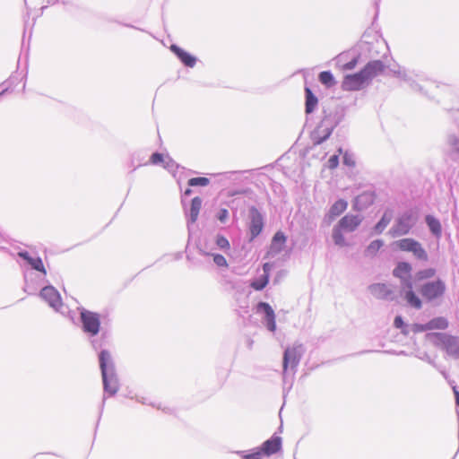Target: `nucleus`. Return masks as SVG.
Returning a JSON list of instances; mask_svg holds the SVG:
<instances>
[{
	"label": "nucleus",
	"mask_w": 459,
	"mask_h": 459,
	"mask_svg": "<svg viewBox=\"0 0 459 459\" xmlns=\"http://www.w3.org/2000/svg\"><path fill=\"white\" fill-rule=\"evenodd\" d=\"M287 241V236L281 230H278L273 236L271 245H270V252L275 255L281 253L285 246Z\"/></svg>",
	"instance_id": "nucleus-24"
},
{
	"label": "nucleus",
	"mask_w": 459,
	"mask_h": 459,
	"mask_svg": "<svg viewBox=\"0 0 459 459\" xmlns=\"http://www.w3.org/2000/svg\"><path fill=\"white\" fill-rule=\"evenodd\" d=\"M169 49L186 67L193 68L196 65L197 57L177 44H171Z\"/></svg>",
	"instance_id": "nucleus-20"
},
{
	"label": "nucleus",
	"mask_w": 459,
	"mask_h": 459,
	"mask_svg": "<svg viewBox=\"0 0 459 459\" xmlns=\"http://www.w3.org/2000/svg\"><path fill=\"white\" fill-rule=\"evenodd\" d=\"M394 326L399 330L402 328H406V323L401 315L395 316L394 319Z\"/></svg>",
	"instance_id": "nucleus-46"
},
{
	"label": "nucleus",
	"mask_w": 459,
	"mask_h": 459,
	"mask_svg": "<svg viewBox=\"0 0 459 459\" xmlns=\"http://www.w3.org/2000/svg\"><path fill=\"white\" fill-rule=\"evenodd\" d=\"M386 65L380 59L368 61L359 71L345 74L342 89L346 91H357L368 87L375 77L383 74Z\"/></svg>",
	"instance_id": "nucleus-1"
},
{
	"label": "nucleus",
	"mask_w": 459,
	"mask_h": 459,
	"mask_svg": "<svg viewBox=\"0 0 459 459\" xmlns=\"http://www.w3.org/2000/svg\"><path fill=\"white\" fill-rule=\"evenodd\" d=\"M393 246L403 252L411 253L416 260L420 262H428L429 255L421 243L411 238H404L396 240Z\"/></svg>",
	"instance_id": "nucleus-10"
},
{
	"label": "nucleus",
	"mask_w": 459,
	"mask_h": 459,
	"mask_svg": "<svg viewBox=\"0 0 459 459\" xmlns=\"http://www.w3.org/2000/svg\"><path fill=\"white\" fill-rule=\"evenodd\" d=\"M48 282L46 275L36 274L34 273H24V291L29 295L35 294L41 286Z\"/></svg>",
	"instance_id": "nucleus-17"
},
{
	"label": "nucleus",
	"mask_w": 459,
	"mask_h": 459,
	"mask_svg": "<svg viewBox=\"0 0 459 459\" xmlns=\"http://www.w3.org/2000/svg\"><path fill=\"white\" fill-rule=\"evenodd\" d=\"M337 152H339V154L342 153V148L340 147Z\"/></svg>",
	"instance_id": "nucleus-57"
},
{
	"label": "nucleus",
	"mask_w": 459,
	"mask_h": 459,
	"mask_svg": "<svg viewBox=\"0 0 459 459\" xmlns=\"http://www.w3.org/2000/svg\"><path fill=\"white\" fill-rule=\"evenodd\" d=\"M2 242V234L0 233V243Z\"/></svg>",
	"instance_id": "nucleus-61"
},
{
	"label": "nucleus",
	"mask_w": 459,
	"mask_h": 459,
	"mask_svg": "<svg viewBox=\"0 0 459 459\" xmlns=\"http://www.w3.org/2000/svg\"><path fill=\"white\" fill-rule=\"evenodd\" d=\"M385 245L384 240L382 239H375L371 241L364 250V255L367 257H373L377 255V252L383 247Z\"/></svg>",
	"instance_id": "nucleus-30"
},
{
	"label": "nucleus",
	"mask_w": 459,
	"mask_h": 459,
	"mask_svg": "<svg viewBox=\"0 0 459 459\" xmlns=\"http://www.w3.org/2000/svg\"><path fill=\"white\" fill-rule=\"evenodd\" d=\"M91 345L95 350H97L100 344L97 340H93V341H91Z\"/></svg>",
	"instance_id": "nucleus-55"
},
{
	"label": "nucleus",
	"mask_w": 459,
	"mask_h": 459,
	"mask_svg": "<svg viewBox=\"0 0 459 459\" xmlns=\"http://www.w3.org/2000/svg\"><path fill=\"white\" fill-rule=\"evenodd\" d=\"M400 331H401V333H403V335H408L410 333V332H411V325H408L406 324V328H402V329H400Z\"/></svg>",
	"instance_id": "nucleus-51"
},
{
	"label": "nucleus",
	"mask_w": 459,
	"mask_h": 459,
	"mask_svg": "<svg viewBox=\"0 0 459 459\" xmlns=\"http://www.w3.org/2000/svg\"><path fill=\"white\" fill-rule=\"evenodd\" d=\"M437 273V270L433 267L420 269L415 273V281H422L432 279Z\"/></svg>",
	"instance_id": "nucleus-32"
},
{
	"label": "nucleus",
	"mask_w": 459,
	"mask_h": 459,
	"mask_svg": "<svg viewBox=\"0 0 459 459\" xmlns=\"http://www.w3.org/2000/svg\"><path fill=\"white\" fill-rule=\"evenodd\" d=\"M209 184H210V179L206 177L191 178L187 180V185L190 187L206 186Z\"/></svg>",
	"instance_id": "nucleus-35"
},
{
	"label": "nucleus",
	"mask_w": 459,
	"mask_h": 459,
	"mask_svg": "<svg viewBox=\"0 0 459 459\" xmlns=\"http://www.w3.org/2000/svg\"><path fill=\"white\" fill-rule=\"evenodd\" d=\"M212 256L213 263L219 267H227L228 263L226 258L221 254H211Z\"/></svg>",
	"instance_id": "nucleus-40"
},
{
	"label": "nucleus",
	"mask_w": 459,
	"mask_h": 459,
	"mask_svg": "<svg viewBox=\"0 0 459 459\" xmlns=\"http://www.w3.org/2000/svg\"><path fill=\"white\" fill-rule=\"evenodd\" d=\"M166 158H164L163 154L159 152H153L150 158V162L153 165L163 164Z\"/></svg>",
	"instance_id": "nucleus-42"
},
{
	"label": "nucleus",
	"mask_w": 459,
	"mask_h": 459,
	"mask_svg": "<svg viewBox=\"0 0 459 459\" xmlns=\"http://www.w3.org/2000/svg\"><path fill=\"white\" fill-rule=\"evenodd\" d=\"M348 208V202L342 198L336 200L325 214L322 224L325 227L330 226L339 216H341Z\"/></svg>",
	"instance_id": "nucleus-16"
},
{
	"label": "nucleus",
	"mask_w": 459,
	"mask_h": 459,
	"mask_svg": "<svg viewBox=\"0 0 459 459\" xmlns=\"http://www.w3.org/2000/svg\"><path fill=\"white\" fill-rule=\"evenodd\" d=\"M449 155L453 160H455L454 156L458 155L459 156V146L453 149L452 151H449Z\"/></svg>",
	"instance_id": "nucleus-50"
},
{
	"label": "nucleus",
	"mask_w": 459,
	"mask_h": 459,
	"mask_svg": "<svg viewBox=\"0 0 459 459\" xmlns=\"http://www.w3.org/2000/svg\"><path fill=\"white\" fill-rule=\"evenodd\" d=\"M8 91V88H4L1 92L0 96L4 95Z\"/></svg>",
	"instance_id": "nucleus-56"
},
{
	"label": "nucleus",
	"mask_w": 459,
	"mask_h": 459,
	"mask_svg": "<svg viewBox=\"0 0 459 459\" xmlns=\"http://www.w3.org/2000/svg\"><path fill=\"white\" fill-rule=\"evenodd\" d=\"M429 329L431 330H446L449 326V322L445 316H436L428 321Z\"/></svg>",
	"instance_id": "nucleus-29"
},
{
	"label": "nucleus",
	"mask_w": 459,
	"mask_h": 459,
	"mask_svg": "<svg viewBox=\"0 0 459 459\" xmlns=\"http://www.w3.org/2000/svg\"><path fill=\"white\" fill-rule=\"evenodd\" d=\"M264 455L255 447L250 450V455H246V459H262Z\"/></svg>",
	"instance_id": "nucleus-47"
},
{
	"label": "nucleus",
	"mask_w": 459,
	"mask_h": 459,
	"mask_svg": "<svg viewBox=\"0 0 459 459\" xmlns=\"http://www.w3.org/2000/svg\"><path fill=\"white\" fill-rule=\"evenodd\" d=\"M418 291L427 303H432L443 298L446 291V284L441 278H437L420 284Z\"/></svg>",
	"instance_id": "nucleus-8"
},
{
	"label": "nucleus",
	"mask_w": 459,
	"mask_h": 459,
	"mask_svg": "<svg viewBox=\"0 0 459 459\" xmlns=\"http://www.w3.org/2000/svg\"><path fill=\"white\" fill-rule=\"evenodd\" d=\"M341 121L342 116L338 113L325 115L320 123L310 134L313 145H320L328 140L333 131Z\"/></svg>",
	"instance_id": "nucleus-5"
},
{
	"label": "nucleus",
	"mask_w": 459,
	"mask_h": 459,
	"mask_svg": "<svg viewBox=\"0 0 459 459\" xmlns=\"http://www.w3.org/2000/svg\"><path fill=\"white\" fill-rule=\"evenodd\" d=\"M425 223L429 232L437 238L442 236V225L440 221L432 214L425 216Z\"/></svg>",
	"instance_id": "nucleus-25"
},
{
	"label": "nucleus",
	"mask_w": 459,
	"mask_h": 459,
	"mask_svg": "<svg viewBox=\"0 0 459 459\" xmlns=\"http://www.w3.org/2000/svg\"><path fill=\"white\" fill-rule=\"evenodd\" d=\"M192 193H193V191H192V189H191V188H190V186H189V187H187L186 189H185V191H184L183 195H184L185 196H189V195H192Z\"/></svg>",
	"instance_id": "nucleus-54"
},
{
	"label": "nucleus",
	"mask_w": 459,
	"mask_h": 459,
	"mask_svg": "<svg viewBox=\"0 0 459 459\" xmlns=\"http://www.w3.org/2000/svg\"><path fill=\"white\" fill-rule=\"evenodd\" d=\"M271 268H272V265L270 263H265L263 264V271H264V273L263 274H266V275H269L270 276V271H271Z\"/></svg>",
	"instance_id": "nucleus-48"
},
{
	"label": "nucleus",
	"mask_w": 459,
	"mask_h": 459,
	"mask_svg": "<svg viewBox=\"0 0 459 459\" xmlns=\"http://www.w3.org/2000/svg\"><path fill=\"white\" fill-rule=\"evenodd\" d=\"M368 290L377 299L389 301H394L396 299L393 290L386 283H372L368 286Z\"/></svg>",
	"instance_id": "nucleus-18"
},
{
	"label": "nucleus",
	"mask_w": 459,
	"mask_h": 459,
	"mask_svg": "<svg viewBox=\"0 0 459 459\" xmlns=\"http://www.w3.org/2000/svg\"><path fill=\"white\" fill-rule=\"evenodd\" d=\"M363 221V217L359 214L347 213L342 217L333 226L332 230V238L335 246L346 247L347 242L344 233H351L357 230Z\"/></svg>",
	"instance_id": "nucleus-3"
},
{
	"label": "nucleus",
	"mask_w": 459,
	"mask_h": 459,
	"mask_svg": "<svg viewBox=\"0 0 459 459\" xmlns=\"http://www.w3.org/2000/svg\"><path fill=\"white\" fill-rule=\"evenodd\" d=\"M370 352V351H362L361 353Z\"/></svg>",
	"instance_id": "nucleus-60"
},
{
	"label": "nucleus",
	"mask_w": 459,
	"mask_h": 459,
	"mask_svg": "<svg viewBox=\"0 0 459 459\" xmlns=\"http://www.w3.org/2000/svg\"><path fill=\"white\" fill-rule=\"evenodd\" d=\"M203 200L199 196H195L191 200L190 207L186 212V215L187 217V227L189 228V224L195 223L198 218Z\"/></svg>",
	"instance_id": "nucleus-23"
},
{
	"label": "nucleus",
	"mask_w": 459,
	"mask_h": 459,
	"mask_svg": "<svg viewBox=\"0 0 459 459\" xmlns=\"http://www.w3.org/2000/svg\"><path fill=\"white\" fill-rule=\"evenodd\" d=\"M215 243L222 250L230 249V241L222 235H217Z\"/></svg>",
	"instance_id": "nucleus-38"
},
{
	"label": "nucleus",
	"mask_w": 459,
	"mask_h": 459,
	"mask_svg": "<svg viewBox=\"0 0 459 459\" xmlns=\"http://www.w3.org/2000/svg\"><path fill=\"white\" fill-rule=\"evenodd\" d=\"M264 215L255 206L248 208L247 213V234L248 242H253L264 229Z\"/></svg>",
	"instance_id": "nucleus-11"
},
{
	"label": "nucleus",
	"mask_w": 459,
	"mask_h": 459,
	"mask_svg": "<svg viewBox=\"0 0 459 459\" xmlns=\"http://www.w3.org/2000/svg\"><path fill=\"white\" fill-rule=\"evenodd\" d=\"M400 295L406 301L408 306L417 310L422 308L423 301L413 290L411 275H405L400 278Z\"/></svg>",
	"instance_id": "nucleus-12"
},
{
	"label": "nucleus",
	"mask_w": 459,
	"mask_h": 459,
	"mask_svg": "<svg viewBox=\"0 0 459 459\" xmlns=\"http://www.w3.org/2000/svg\"><path fill=\"white\" fill-rule=\"evenodd\" d=\"M412 266L409 262H398L394 268L392 274L394 278L400 279L405 275H411Z\"/></svg>",
	"instance_id": "nucleus-28"
},
{
	"label": "nucleus",
	"mask_w": 459,
	"mask_h": 459,
	"mask_svg": "<svg viewBox=\"0 0 459 459\" xmlns=\"http://www.w3.org/2000/svg\"><path fill=\"white\" fill-rule=\"evenodd\" d=\"M359 56H353L350 61L342 64V67L345 71L353 70L359 63Z\"/></svg>",
	"instance_id": "nucleus-41"
},
{
	"label": "nucleus",
	"mask_w": 459,
	"mask_h": 459,
	"mask_svg": "<svg viewBox=\"0 0 459 459\" xmlns=\"http://www.w3.org/2000/svg\"><path fill=\"white\" fill-rule=\"evenodd\" d=\"M411 331L414 333L429 331L428 322L426 324L414 323L411 325Z\"/></svg>",
	"instance_id": "nucleus-43"
},
{
	"label": "nucleus",
	"mask_w": 459,
	"mask_h": 459,
	"mask_svg": "<svg viewBox=\"0 0 459 459\" xmlns=\"http://www.w3.org/2000/svg\"><path fill=\"white\" fill-rule=\"evenodd\" d=\"M281 437L273 434L269 439L265 440L256 448L264 455V456H271L281 450Z\"/></svg>",
	"instance_id": "nucleus-19"
},
{
	"label": "nucleus",
	"mask_w": 459,
	"mask_h": 459,
	"mask_svg": "<svg viewBox=\"0 0 459 459\" xmlns=\"http://www.w3.org/2000/svg\"><path fill=\"white\" fill-rule=\"evenodd\" d=\"M418 221V215L414 210H406L396 219L394 225L390 228L388 234L395 238L408 235Z\"/></svg>",
	"instance_id": "nucleus-7"
},
{
	"label": "nucleus",
	"mask_w": 459,
	"mask_h": 459,
	"mask_svg": "<svg viewBox=\"0 0 459 459\" xmlns=\"http://www.w3.org/2000/svg\"><path fill=\"white\" fill-rule=\"evenodd\" d=\"M77 310L82 333L91 338L97 336L101 331L100 315L83 307H79Z\"/></svg>",
	"instance_id": "nucleus-6"
},
{
	"label": "nucleus",
	"mask_w": 459,
	"mask_h": 459,
	"mask_svg": "<svg viewBox=\"0 0 459 459\" xmlns=\"http://www.w3.org/2000/svg\"><path fill=\"white\" fill-rule=\"evenodd\" d=\"M339 161V154H333L329 158L327 166L329 169H334L338 167Z\"/></svg>",
	"instance_id": "nucleus-45"
},
{
	"label": "nucleus",
	"mask_w": 459,
	"mask_h": 459,
	"mask_svg": "<svg viewBox=\"0 0 459 459\" xmlns=\"http://www.w3.org/2000/svg\"><path fill=\"white\" fill-rule=\"evenodd\" d=\"M301 357H302V346L301 345L293 346L291 348L288 347L287 349H285V351L283 352V358H282V369H283L282 378H283L284 384H287V382H288V377H289L288 369L290 368V370L292 371V375H294V373L296 372L297 367L299 366V364L300 362ZM292 378H293V376H291V377H290V387L292 385Z\"/></svg>",
	"instance_id": "nucleus-9"
},
{
	"label": "nucleus",
	"mask_w": 459,
	"mask_h": 459,
	"mask_svg": "<svg viewBox=\"0 0 459 459\" xmlns=\"http://www.w3.org/2000/svg\"><path fill=\"white\" fill-rule=\"evenodd\" d=\"M389 72L394 77H396L407 83L412 91L423 93V88L416 81V79L419 81L425 79V76L422 73H416L415 71L406 70L405 68H401L400 66H398L397 69L390 68Z\"/></svg>",
	"instance_id": "nucleus-13"
},
{
	"label": "nucleus",
	"mask_w": 459,
	"mask_h": 459,
	"mask_svg": "<svg viewBox=\"0 0 459 459\" xmlns=\"http://www.w3.org/2000/svg\"><path fill=\"white\" fill-rule=\"evenodd\" d=\"M346 57H347V54L346 53H342V54L338 55L336 56L337 64L341 65L343 61L346 60Z\"/></svg>",
	"instance_id": "nucleus-49"
},
{
	"label": "nucleus",
	"mask_w": 459,
	"mask_h": 459,
	"mask_svg": "<svg viewBox=\"0 0 459 459\" xmlns=\"http://www.w3.org/2000/svg\"><path fill=\"white\" fill-rule=\"evenodd\" d=\"M415 357L418 359L426 361L429 365H431L433 368L439 370L443 375H445V371L440 369V367L435 362L434 359H432L429 354L427 351H417L415 354Z\"/></svg>",
	"instance_id": "nucleus-34"
},
{
	"label": "nucleus",
	"mask_w": 459,
	"mask_h": 459,
	"mask_svg": "<svg viewBox=\"0 0 459 459\" xmlns=\"http://www.w3.org/2000/svg\"><path fill=\"white\" fill-rule=\"evenodd\" d=\"M256 313L262 315V322L270 332H275L276 320L275 313L272 306L265 301H259L256 304Z\"/></svg>",
	"instance_id": "nucleus-15"
},
{
	"label": "nucleus",
	"mask_w": 459,
	"mask_h": 459,
	"mask_svg": "<svg viewBox=\"0 0 459 459\" xmlns=\"http://www.w3.org/2000/svg\"><path fill=\"white\" fill-rule=\"evenodd\" d=\"M425 339L444 351L447 356L459 359V336L445 332H430L425 334Z\"/></svg>",
	"instance_id": "nucleus-4"
},
{
	"label": "nucleus",
	"mask_w": 459,
	"mask_h": 459,
	"mask_svg": "<svg viewBox=\"0 0 459 459\" xmlns=\"http://www.w3.org/2000/svg\"><path fill=\"white\" fill-rule=\"evenodd\" d=\"M216 218L220 222L226 223L229 218V211L226 208H221L216 214Z\"/></svg>",
	"instance_id": "nucleus-44"
},
{
	"label": "nucleus",
	"mask_w": 459,
	"mask_h": 459,
	"mask_svg": "<svg viewBox=\"0 0 459 459\" xmlns=\"http://www.w3.org/2000/svg\"><path fill=\"white\" fill-rule=\"evenodd\" d=\"M164 169H166L170 173H175V171L178 169L179 165L169 156L166 157V160L163 163Z\"/></svg>",
	"instance_id": "nucleus-37"
},
{
	"label": "nucleus",
	"mask_w": 459,
	"mask_h": 459,
	"mask_svg": "<svg viewBox=\"0 0 459 459\" xmlns=\"http://www.w3.org/2000/svg\"><path fill=\"white\" fill-rule=\"evenodd\" d=\"M99 364L101 373L104 395L100 406L97 426L99 425L105 407L106 395L114 396L119 390V380L116 372L115 364L108 350H101L100 351Z\"/></svg>",
	"instance_id": "nucleus-2"
},
{
	"label": "nucleus",
	"mask_w": 459,
	"mask_h": 459,
	"mask_svg": "<svg viewBox=\"0 0 459 459\" xmlns=\"http://www.w3.org/2000/svg\"><path fill=\"white\" fill-rule=\"evenodd\" d=\"M269 279V275L262 274L251 281L250 287L255 290L261 291L268 285Z\"/></svg>",
	"instance_id": "nucleus-33"
},
{
	"label": "nucleus",
	"mask_w": 459,
	"mask_h": 459,
	"mask_svg": "<svg viewBox=\"0 0 459 459\" xmlns=\"http://www.w3.org/2000/svg\"><path fill=\"white\" fill-rule=\"evenodd\" d=\"M124 26L130 27V28H134L133 25H130V24H124Z\"/></svg>",
	"instance_id": "nucleus-58"
},
{
	"label": "nucleus",
	"mask_w": 459,
	"mask_h": 459,
	"mask_svg": "<svg viewBox=\"0 0 459 459\" xmlns=\"http://www.w3.org/2000/svg\"><path fill=\"white\" fill-rule=\"evenodd\" d=\"M48 4H55V3H56V1L48 0Z\"/></svg>",
	"instance_id": "nucleus-59"
},
{
	"label": "nucleus",
	"mask_w": 459,
	"mask_h": 459,
	"mask_svg": "<svg viewBox=\"0 0 459 459\" xmlns=\"http://www.w3.org/2000/svg\"><path fill=\"white\" fill-rule=\"evenodd\" d=\"M236 454L242 459H246V455H250V451H237Z\"/></svg>",
	"instance_id": "nucleus-53"
},
{
	"label": "nucleus",
	"mask_w": 459,
	"mask_h": 459,
	"mask_svg": "<svg viewBox=\"0 0 459 459\" xmlns=\"http://www.w3.org/2000/svg\"><path fill=\"white\" fill-rule=\"evenodd\" d=\"M446 143L449 147V151L459 146V134L455 133H450L446 136Z\"/></svg>",
	"instance_id": "nucleus-36"
},
{
	"label": "nucleus",
	"mask_w": 459,
	"mask_h": 459,
	"mask_svg": "<svg viewBox=\"0 0 459 459\" xmlns=\"http://www.w3.org/2000/svg\"><path fill=\"white\" fill-rule=\"evenodd\" d=\"M342 163H343V165L350 167V168L355 167L356 162H355L353 154L346 151L342 154Z\"/></svg>",
	"instance_id": "nucleus-39"
},
{
	"label": "nucleus",
	"mask_w": 459,
	"mask_h": 459,
	"mask_svg": "<svg viewBox=\"0 0 459 459\" xmlns=\"http://www.w3.org/2000/svg\"><path fill=\"white\" fill-rule=\"evenodd\" d=\"M393 218L391 211H385L379 221L374 225L372 229V234L379 235L383 233L388 224L391 222Z\"/></svg>",
	"instance_id": "nucleus-27"
},
{
	"label": "nucleus",
	"mask_w": 459,
	"mask_h": 459,
	"mask_svg": "<svg viewBox=\"0 0 459 459\" xmlns=\"http://www.w3.org/2000/svg\"><path fill=\"white\" fill-rule=\"evenodd\" d=\"M39 297L56 312L63 313L61 308L64 307V304L62 302L61 295L54 286L48 284L47 286L42 287L39 291Z\"/></svg>",
	"instance_id": "nucleus-14"
},
{
	"label": "nucleus",
	"mask_w": 459,
	"mask_h": 459,
	"mask_svg": "<svg viewBox=\"0 0 459 459\" xmlns=\"http://www.w3.org/2000/svg\"><path fill=\"white\" fill-rule=\"evenodd\" d=\"M375 202V195L370 192H363L357 195L352 201V209L357 212H362L368 209Z\"/></svg>",
	"instance_id": "nucleus-22"
},
{
	"label": "nucleus",
	"mask_w": 459,
	"mask_h": 459,
	"mask_svg": "<svg viewBox=\"0 0 459 459\" xmlns=\"http://www.w3.org/2000/svg\"><path fill=\"white\" fill-rule=\"evenodd\" d=\"M454 394H455V400L456 406L459 407V391L456 389V387H454Z\"/></svg>",
	"instance_id": "nucleus-52"
},
{
	"label": "nucleus",
	"mask_w": 459,
	"mask_h": 459,
	"mask_svg": "<svg viewBox=\"0 0 459 459\" xmlns=\"http://www.w3.org/2000/svg\"><path fill=\"white\" fill-rule=\"evenodd\" d=\"M304 91H305V112H306V114H312L316 110V108L318 105V99L308 86H305Z\"/></svg>",
	"instance_id": "nucleus-26"
},
{
	"label": "nucleus",
	"mask_w": 459,
	"mask_h": 459,
	"mask_svg": "<svg viewBox=\"0 0 459 459\" xmlns=\"http://www.w3.org/2000/svg\"><path fill=\"white\" fill-rule=\"evenodd\" d=\"M318 81L326 88H332L336 84V80L331 71H322L318 74Z\"/></svg>",
	"instance_id": "nucleus-31"
},
{
	"label": "nucleus",
	"mask_w": 459,
	"mask_h": 459,
	"mask_svg": "<svg viewBox=\"0 0 459 459\" xmlns=\"http://www.w3.org/2000/svg\"><path fill=\"white\" fill-rule=\"evenodd\" d=\"M18 257L22 259L30 268L43 275H47V270L43 261L39 256L33 257L27 250H20L17 253Z\"/></svg>",
	"instance_id": "nucleus-21"
}]
</instances>
